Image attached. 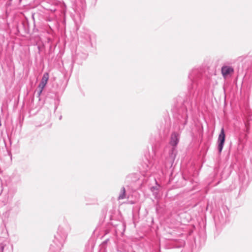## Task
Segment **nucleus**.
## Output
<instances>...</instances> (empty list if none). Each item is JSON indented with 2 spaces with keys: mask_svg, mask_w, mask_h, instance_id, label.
Instances as JSON below:
<instances>
[{
  "mask_svg": "<svg viewBox=\"0 0 252 252\" xmlns=\"http://www.w3.org/2000/svg\"><path fill=\"white\" fill-rule=\"evenodd\" d=\"M49 74L46 72L42 76L41 82L38 86V88L39 89V91L38 92V95L39 96L41 95L44 88H45L48 82L49 79Z\"/></svg>",
  "mask_w": 252,
  "mask_h": 252,
  "instance_id": "1",
  "label": "nucleus"
},
{
  "mask_svg": "<svg viewBox=\"0 0 252 252\" xmlns=\"http://www.w3.org/2000/svg\"><path fill=\"white\" fill-rule=\"evenodd\" d=\"M225 133L224 128L222 127L221 129V131L220 133L219 134L218 139V150L220 153L222 151V150L223 147L224 141H225Z\"/></svg>",
  "mask_w": 252,
  "mask_h": 252,
  "instance_id": "2",
  "label": "nucleus"
},
{
  "mask_svg": "<svg viewBox=\"0 0 252 252\" xmlns=\"http://www.w3.org/2000/svg\"><path fill=\"white\" fill-rule=\"evenodd\" d=\"M233 68L229 66H224L221 68V73L224 78L228 76V75L233 72Z\"/></svg>",
  "mask_w": 252,
  "mask_h": 252,
  "instance_id": "3",
  "label": "nucleus"
},
{
  "mask_svg": "<svg viewBox=\"0 0 252 252\" xmlns=\"http://www.w3.org/2000/svg\"><path fill=\"white\" fill-rule=\"evenodd\" d=\"M178 143V134L177 133H173L171 136L170 144L173 146H176Z\"/></svg>",
  "mask_w": 252,
  "mask_h": 252,
  "instance_id": "4",
  "label": "nucleus"
},
{
  "mask_svg": "<svg viewBox=\"0 0 252 252\" xmlns=\"http://www.w3.org/2000/svg\"><path fill=\"white\" fill-rule=\"evenodd\" d=\"M126 198V189L124 187L121 189V192L118 197V199H123Z\"/></svg>",
  "mask_w": 252,
  "mask_h": 252,
  "instance_id": "5",
  "label": "nucleus"
}]
</instances>
